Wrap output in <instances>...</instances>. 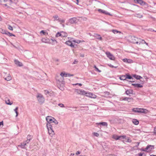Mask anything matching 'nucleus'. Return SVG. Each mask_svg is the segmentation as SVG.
Wrapping results in <instances>:
<instances>
[{
	"label": "nucleus",
	"mask_w": 156,
	"mask_h": 156,
	"mask_svg": "<svg viewBox=\"0 0 156 156\" xmlns=\"http://www.w3.org/2000/svg\"><path fill=\"white\" fill-rule=\"evenodd\" d=\"M135 3L139 4L141 5H145L146 7H148V4L143 0H134Z\"/></svg>",
	"instance_id": "7ed1b4c3"
},
{
	"label": "nucleus",
	"mask_w": 156,
	"mask_h": 156,
	"mask_svg": "<svg viewBox=\"0 0 156 156\" xmlns=\"http://www.w3.org/2000/svg\"><path fill=\"white\" fill-rule=\"evenodd\" d=\"M140 151H144L147 152V150L146 149V148L145 149L141 148L140 149Z\"/></svg>",
	"instance_id": "603ef678"
},
{
	"label": "nucleus",
	"mask_w": 156,
	"mask_h": 156,
	"mask_svg": "<svg viewBox=\"0 0 156 156\" xmlns=\"http://www.w3.org/2000/svg\"><path fill=\"white\" fill-rule=\"evenodd\" d=\"M142 108H138V113H141Z\"/></svg>",
	"instance_id": "13d9d810"
},
{
	"label": "nucleus",
	"mask_w": 156,
	"mask_h": 156,
	"mask_svg": "<svg viewBox=\"0 0 156 156\" xmlns=\"http://www.w3.org/2000/svg\"><path fill=\"white\" fill-rule=\"evenodd\" d=\"M58 105L61 107L63 108L64 107V105L62 103H60L58 104Z\"/></svg>",
	"instance_id": "09e8293b"
},
{
	"label": "nucleus",
	"mask_w": 156,
	"mask_h": 156,
	"mask_svg": "<svg viewBox=\"0 0 156 156\" xmlns=\"http://www.w3.org/2000/svg\"><path fill=\"white\" fill-rule=\"evenodd\" d=\"M9 2L10 5H11V4L13 2L12 0H9Z\"/></svg>",
	"instance_id": "0e129e2a"
},
{
	"label": "nucleus",
	"mask_w": 156,
	"mask_h": 156,
	"mask_svg": "<svg viewBox=\"0 0 156 156\" xmlns=\"http://www.w3.org/2000/svg\"><path fill=\"white\" fill-rule=\"evenodd\" d=\"M67 76H74L73 74H71L69 73H67Z\"/></svg>",
	"instance_id": "6e6d98bb"
},
{
	"label": "nucleus",
	"mask_w": 156,
	"mask_h": 156,
	"mask_svg": "<svg viewBox=\"0 0 156 156\" xmlns=\"http://www.w3.org/2000/svg\"><path fill=\"white\" fill-rule=\"evenodd\" d=\"M133 92V90H132L131 89H129V90H126L125 92V93L127 95L130 96V94H134Z\"/></svg>",
	"instance_id": "f8f14e48"
},
{
	"label": "nucleus",
	"mask_w": 156,
	"mask_h": 156,
	"mask_svg": "<svg viewBox=\"0 0 156 156\" xmlns=\"http://www.w3.org/2000/svg\"><path fill=\"white\" fill-rule=\"evenodd\" d=\"M7 34H6L7 35H8L9 36H15V35L13 34L10 33V32L7 31V32H6Z\"/></svg>",
	"instance_id": "f704fd0d"
},
{
	"label": "nucleus",
	"mask_w": 156,
	"mask_h": 156,
	"mask_svg": "<svg viewBox=\"0 0 156 156\" xmlns=\"http://www.w3.org/2000/svg\"><path fill=\"white\" fill-rule=\"evenodd\" d=\"M50 125V124H49L47 125V127L48 130L49 134L51 136H52L55 134V133L52 129L53 126Z\"/></svg>",
	"instance_id": "f03ea898"
},
{
	"label": "nucleus",
	"mask_w": 156,
	"mask_h": 156,
	"mask_svg": "<svg viewBox=\"0 0 156 156\" xmlns=\"http://www.w3.org/2000/svg\"><path fill=\"white\" fill-rule=\"evenodd\" d=\"M50 40H51L53 42L56 41L55 40V39L53 38H51Z\"/></svg>",
	"instance_id": "bf43d9fd"
},
{
	"label": "nucleus",
	"mask_w": 156,
	"mask_h": 156,
	"mask_svg": "<svg viewBox=\"0 0 156 156\" xmlns=\"http://www.w3.org/2000/svg\"><path fill=\"white\" fill-rule=\"evenodd\" d=\"M121 80H125L126 79V75H125L121 76L119 78Z\"/></svg>",
	"instance_id": "a878e982"
},
{
	"label": "nucleus",
	"mask_w": 156,
	"mask_h": 156,
	"mask_svg": "<svg viewBox=\"0 0 156 156\" xmlns=\"http://www.w3.org/2000/svg\"><path fill=\"white\" fill-rule=\"evenodd\" d=\"M56 80L60 82H62L63 81L64 79L60 76H57L56 77Z\"/></svg>",
	"instance_id": "9d476101"
},
{
	"label": "nucleus",
	"mask_w": 156,
	"mask_h": 156,
	"mask_svg": "<svg viewBox=\"0 0 156 156\" xmlns=\"http://www.w3.org/2000/svg\"><path fill=\"white\" fill-rule=\"evenodd\" d=\"M76 18L75 17H73L71 18L69 20V22L71 23H76Z\"/></svg>",
	"instance_id": "2eb2a0df"
},
{
	"label": "nucleus",
	"mask_w": 156,
	"mask_h": 156,
	"mask_svg": "<svg viewBox=\"0 0 156 156\" xmlns=\"http://www.w3.org/2000/svg\"><path fill=\"white\" fill-rule=\"evenodd\" d=\"M58 21L59 22L61 23H63L65 22V20H61V19L59 18Z\"/></svg>",
	"instance_id": "49530a36"
},
{
	"label": "nucleus",
	"mask_w": 156,
	"mask_h": 156,
	"mask_svg": "<svg viewBox=\"0 0 156 156\" xmlns=\"http://www.w3.org/2000/svg\"><path fill=\"white\" fill-rule=\"evenodd\" d=\"M8 29L11 30H13V29L12 27L10 25H8Z\"/></svg>",
	"instance_id": "79ce46f5"
},
{
	"label": "nucleus",
	"mask_w": 156,
	"mask_h": 156,
	"mask_svg": "<svg viewBox=\"0 0 156 156\" xmlns=\"http://www.w3.org/2000/svg\"><path fill=\"white\" fill-rule=\"evenodd\" d=\"M133 76L137 80H140L141 79H143V78L140 76L137 75L136 74L133 75Z\"/></svg>",
	"instance_id": "6ab92c4d"
},
{
	"label": "nucleus",
	"mask_w": 156,
	"mask_h": 156,
	"mask_svg": "<svg viewBox=\"0 0 156 156\" xmlns=\"http://www.w3.org/2000/svg\"><path fill=\"white\" fill-rule=\"evenodd\" d=\"M126 79H133L132 77L128 74H126Z\"/></svg>",
	"instance_id": "473e14b6"
},
{
	"label": "nucleus",
	"mask_w": 156,
	"mask_h": 156,
	"mask_svg": "<svg viewBox=\"0 0 156 156\" xmlns=\"http://www.w3.org/2000/svg\"><path fill=\"white\" fill-rule=\"evenodd\" d=\"M94 68L95 69L96 71H97L99 73H100L101 72V71L99 69L96 67L95 65L94 66Z\"/></svg>",
	"instance_id": "c9c22d12"
},
{
	"label": "nucleus",
	"mask_w": 156,
	"mask_h": 156,
	"mask_svg": "<svg viewBox=\"0 0 156 156\" xmlns=\"http://www.w3.org/2000/svg\"><path fill=\"white\" fill-rule=\"evenodd\" d=\"M96 124L97 125L102 126H105L107 127L108 126L107 123L105 122H100L96 123Z\"/></svg>",
	"instance_id": "4468645a"
},
{
	"label": "nucleus",
	"mask_w": 156,
	"mask_h": 156,
	"mask_svg": "<svg viewBox=\"0 0 156 156\" xmlns=\"http://www.w3.org/2000/svg\"><path fill=\"white\" fill-rule=\"evenodd\" d=\"M132 85L135 88H141L143 87L142 85L138 83H132Z\"/></svg>",
	"instance_id": "dca6fc26"
},
{
	"label": "nucleus",
	"mask_w": 156,
	"mask_h": 156,
	"mask_svg": "<svg viewBox=\"0 0 156 156\" xmlns=\"http://www.w3.org/2000/svg\"><path fill=\"white\" fill-rule=\"evenodd\" d=\"M126 137V136L125 135H122V136H118L116 135H114L112 138L116 140H120L122 139H125Z\"/></svg>",
	"instance_id": "423d86ee"
},
{
	"label": "nucleus",
	"mask_w": 156,
	"mask_h": 156,
	"mask_svg": "<svg viewBox=\"0 0 156 156\" xmlns=\"http://www.w3.org/2000/svg\"><path fill=\"white\" fill-rule=\"evenodd\" d=\"M14 62L16 64L19 66H23L22 63L20 62L19 61L17 60H15Z\"/></svg>",
	"instance_id": "f3484780"
},
{
	"label": "nucleus",
	"mask_w": 156,
	"mask_h": 156,
	"mask_svg": "<svg viewBox=\"0 0 156 156\" xmlns=\"http://www.w3.org/2000/svg\"><path fill=\"white\" fill-rule=\"evenodd\" d=\"M81 90L76 89L75 90V92H76L77 94H80Z\"/></svg>",
	"instance_id": "c03bdc74"
},
{
	"label": "nucleus",
	"mask_w": 156,
	"mask_h": 156,
	"mask_svg": "<svg viewBox=\"0 0 156 156\" xmlns=\"http://www.w3.org/2000/svg\"><path fill=\"white\" fill-rule=\"evenodd\" d=\"M106 156H116L115 154H110Z\"/></svg>",
	"instance_id": "e2e57ef3"
},
{
	"label": "nucleus",
	"mask_w": 156,
	"mask_h": 156,
	"mask_svg": "<svg viewBox=\"0 0 156 156\" xmlns=\"http://www.w3.org/2000/svg\"><path fill=\"white\" fill-rule=\"evenodd\" d=\"M93 134L94 135L97 137H98L99 136V134L97 133L94 132Z\"/></svg>",
	"instance_id": "a18cd8bd"
},
{
	"label": "nucleus",
	"mask_w": 156,
	"mask_h": 156,
	"mask_svg": "<svg viewBox=\"0 0 156 156\" xmlns=\"http://www.w3.org/2000/svg\"><path fill=\"white\" fill-rule=\"evenodd\" d=\"M138 108H133L132 109L133 111L136 112H138Z\"/></svg>",
	"instance_id": "ea45409f"
},
{
	"label": "nucleus",
	"mask_w": 156,
	"mask_h": 156,
	"mask_svg": "<svg viewBox=\"0 0 156 156\" xmlns=\"http://www.w3.org/2000/svg\"><path fill=\"white\" fill-rule=\"evenodd\" d=\"M128 99H128V101H127L128 102H131V101H133V98H129Z\"/></svg>",
	"instance_id": "8fccbe9b"
},
{
	"label": "nucleus",
	"mask_w": 156,
	"mask_h": 156,
	"mask_svg": "<svg viewBox=\"0 0 156 156\" xmlns=\"http://www.w3.org/2000/svg\"><path fill=\"white\" fill-rule=\"evenodd\" d=\"M18 109V107H17L15 109H14V111L15 112V113L16 114V117H17L18 116V112H17V110Z\"/></svg>",
	"instance_id": "c756f323"
},
{
	"label": "nucleus",
	"mask_w": 156,
	"mask_h": 156,
	"mask_svg": "<svg viewBox=\"0 0 156 156\" xmlns=\"http://www.w3.org/2000/svg\"><path fill=\"white\" fill-rule=\"evenodd\" d=\"M49 92L48 90H44V93L46 95H47V94L49 93Z\"/></svg>",
	"instance_id": "3c124183"
},
{
	"label": "nucleus",
	"mask_w": 156,
	"mask_h": 156,
	"mask_svg": "<svg viewBox=\"0 0 156 156\" xmlns=\"http://www.w3.org/2000/svg\"><path fill=\"white\" fill-rule=\"evenodd\" d=\"M54 119V118L51 116H48L46 118V120L47 122V123L46 125L47 126V125L49 124H50V125H52V126H53L54 124H53V119Z\"/></svg>",
	"instance_id": "39448f33"
},
{
	"label": "nucleus",
	"mask_w": 156,
	"mask_h": 156,
	"mask_svg": "<svg viewBox=\"0 0 156 156\" xmlns=\"http://www.w3.org/2000/svg\"><path fill=\"white\" fill-rule=\"evenodd\" d=\"M5 79L7 81L10 80L11 79V77L9 74L8 76L5 78Z\"/></svg>",
	"instance_id": "c85d7f7f"
},
{
	"label": "nucleus",
	"mask_w": 156,
	"mask_h": 156,
	"mask_svg": "<svg viewBox=\"0 0 156 156\" xmlns=\"http://www.w3.org/2000/svg\"><path fill=\"white\" fill-rule=\"evenodd\" d=\"M132 122L135 125H137L139 123V121L136 119H133L132 121Z\"/></svg>",
	"instance_id": "412c9836"
},
{
	"label": "nucleus",
	"mask_w": 156,
	"mask_h": 156,
	"mask_svg": "<svg viewBox=\"0 0 156 156\" xmlns=\"http://www.w3.org/2000/svg\"><path fill=\"white\" fill-rule=\"evenodd\" d=\"M70 40L72 41H73V42H74L75 43H77V44H79L81 42H82L81 41H80V40H73V38H70Z\"/></svg>",
	"instance_id": "5701e85b"
},
{
	"label": "nucleus",
	"mask_w": 156,
	"mask_h": 156,
	"mask_svg": "<svg viewBox=\"0 0 156 156\" xmlns=\"http://www.w3.org/2000/svg\"><path fill=\"white\" fill-rule=\"evenodd\" d=\"M87 94V93L85 92V91L84 90H81L80 95H85Z\"/></svg>",
	"instance_id": "58836bf2"
},
{
	"label": "nucleus",
	"mask_w": 156,
	"mask_h": 156,
	"mask_svg": "<svg viewBox=\"0 0 156 156\" xmlns=\"http://www.w3.org/2000/svg\"><path fill=\"white\" fill-rule=\"evenodd\" d=\"M53 18L54 19V21L56 20H58L59 19V17L57 15H55L53 16Z\"/></svg>",
	"instance_id": "7c9ffc66"
},
{
	"label": "nucleus",
	"mask_w": 156,
	"mask_h": 156,
	"mask_svg": "<svg viewBox=\"0 0 156 156\" xmlns=\"http://www.w3.org/2000/svg\"><path fill=\"white\" fill-rule=\"evenodd\" d=\"M123 61L124 62H127V60L126 58H124L123 59Z\"/></svg>",
	"instance_id": "69168bd1"
},
{
	"label": "nucleus",
	"mask_w": 156,
	"mask_h": 156,
	"mask_svg": "<svg viewBox=\"0 0 156 156\" xmlns=\"http://www.w3.org/2000/svg\"><path fill=\"white\" fill-rule=\"evenodd\" d=\"M77 62H78L76 60H75L73 62V64H76L77 63Z\"/></svg>",
	"instance_id": "052dcab7"
},
{
	"label": "nucleus",
	"mask_w": 156,
	"mask_h": 156,
	"mask_svg": "<svg viewBox=\"0 0 156 156\" xmlns=\"http://www.w3.org/2000/svg\"><path fill=\"white\" fill-rule=\"evenodd\" d=\"M61 33L62 37H66L67 36V34L66 33L63 31L61 32Z\"/></svg>",
	"instance_id": "b1692460"
},
{
	"label": "nucleus",
	"mask_w": 156,
	"mask_h": 156,
	"mask_svg": "<svg viewBox=\"0 0 156 156\" xmlns=\"http://www.w3.org/2000/svg\"><path fill=\"white\" fill-rule=\"evenodd\" d=\"M137 156H146V154L144 153H140L136 154Z\"/></svg>",
	"instance_id": "2f4dec72"
},
{
	"label": "nucleus",
	"mask_w": 156,
	"mask_h": 156,
	"mask_svg": "<svg viewBox=\"0 0 156 156\" xmlns=\"http://www.w3.org/2000/svg\"><path fill=\"white\" fill-rule=\"evenodd\" d=\"M128 98H127V97H125L123 98L122 100H124V101H127L128 99H129Z\"/></svg>",
	"instance_id": "5fc2aeb1"
},
{
	"label": "nucleus",
	"mask_w": 156,
	"mask_h": 156,
	"mask_svg": "<svg viewBox=\"0 0 156 156\" xmlns=\"http://www.w3.org/2000/svg\"><path fill=\"white\" fill-rule=\"evenodd\" d=\"M27 146V143L24 141L23 143H21L20 145H19L18 146L23 148H26Z\"/></svg>",
	"instance_id": "ddd939ff"
},
{
	"label": "nucleus",
	"mask_w": 156,
	"mask_h": 156,
	"mask_svg": "<svg viewBox=\"0 0 156 156\" xmlns=\"http://www.w3.org/2000/svg\"><path fill=\"white\" fill-rule=\"evenodd\" d=\"M41 41L45 43H49L50 40L47 38H43L42 39Z\"/></svg>",
	"instance_id": "a211bd4d"
},
{
	"label": "nucleus",
	"mask_w": 156,
	"mask_h": 156,
	"mask_svg": "<svg viewBox=\"0 0 156 156\" xmlns=\"http://www.w3.org/2000/svg\"><path fill=\"white\" fill-rule=\"evenodd\" d=\"M5 101L6 104L7 105H11L12 104V103H11L10 102V100L8 99L7 98L5 99Z\"/></svg>",
	"instance_id": "aec40b11"
},
{
	"label": "nucleus",
	"mask_w": 156,
	"mask_h": 156,
	"mask_svg": "<svg viewBox=\"0 0 156 156\" xmlns=\"http://www.w3.org/2000/svg\"><path fill=\"white\" fill-rule=\"evenodd\" d=\"M94 36L96 37L97 39H99L100 40H102V38L100 36V35L98 34H95Z\"/></svg>",
	"instance_id": "393cba45"
},
{
	"label": "nucleus",
	"mask_w": 156,
	"mask_h": 156,
	"mask_svg": "<svg viewBox=\"0 0 156 156\" xmlns=\"http://www.w3.org/2000/svg\"><path fill=\"white\" fill-rule=\"evenodd\" d=\"M53 120V124L54 123L55 125L58 124V121L55 119L54 118Z\"/></svg>",
	"instance_id": "a19ab883"
},
{
	"label": "nucleus",
	"mask_w": 156,
	"mask_h": 156,
	"mask_svg": "<svg viewBox=\"0 0 156 156\" xmlns=\"http://www.w3.org/2000/svg\"><path fill=\"white\" fill-rule=\"evenodd\" d=\"M106 54L107 57L109 58L110 59L114 60L115 59V57L112 54H111L108 51L106 52Z\"/></svg>",
	"instance_id": "0eeeda50"
},
{
	"label": "nucleus",
	"mask_w": 156,
	"mask_h": 156,
	"mask_svg": "<svg viewBox=\"0 0 156 156\" xmlns=\"http://www.w3.org/2000/svg\"><path fill=\"white\" fill-rule=\"evenodd\" d=\"M154 148V146L152 145H148L146 147V149L147 150V152H149L151 150Z\"/></svg>",
	"instance_id": "6e6552de"
},
{
	"label": "nucleus",
	"mask_w": 156,
	"mask_h": 156,
	"mask_svg": "<svg viewBox=\"0 0 156 156\" xmlns=\"http://www.w3.org/2000/svg\"><path fill=\"white\" fill-rule=\"evenodd\" d=\"M32 138V136H31L29 135L27 136V139L30 140Z\"/></svg>",
	"instance_id": "de8ad7c7"
},
{
	"label": "nucleus",
	"mask_w": 156,
	"mask_h": 156,
	"mask_svg": "<svg viewBox=\"0 0 156 156\" xmlns=\"http://www.w3.org/2000/svg\"><path fill=\"white\" fill-rule=\"evenodd\" d=\"M60 76L63 78L64 76L67 77V73H65V72H62L60 74Z\"/></svg>",
	"instance_id": "cd10ccee"
},
{
	"label": "nucleus",
	"mask_w": 156,
	"mask_h": 156,
	"mask_svg": "<svg viewBox=\"0 0 156 156\" xmlns=\"http://www.w3.org/2000/svg\"><path fill=\"white\" fill-rule=\"evenodd\" d=\"M112 32L115 34H117L118 33H121L120 32L116 30H112Z\"/></svg>",
	"instance_id": "e433bc0d"
},
{
	"label": "nucleus",
	"mask_w": 156,
	"mask_h": 156,
	"mask_svg": "<svg viewBox=\"0 0 156 156\" xmlns=\"http://www.w3.org/2000/svg\"><path fill=\"white\" fill-rule=\"evenodd\" d=\"M55 36L57 37H61V33L58 32L56 34Z\"/></svg>",
	"instance_id": "37998d69"
},
{
	"label": "nucleus",
	"mask_w": 156,
	"mask_h": 156,
	"mask_svg": "<svg viewBox=\"0 0 156 156\" xmlns=\"http://www.w3.org/2000/svg\"><path fill=\"white\" fill-rule=\"evenodd\" d=\"M37 98L39 103L42 104L44 102V98L41 94H38Z\"/></svg>",
	"instance_id": "20e7f679"
},
{
	"label": "nucleus",
	"mask_w": 156,
	"mask_h": 156,
	"mask_svg": "<svg viewBox=\"0 0 156 156\" xmlns=\"http://www.w3.org/2000/svg\"><path fill=\"white\" fill-rule=\"evenodd\" d=\"M0 31L3 34H7V31H5V30H3L2 29H0Z\"/></svg>",
	"instance_id": "72a5a7b5"
},
{
	"label": "nucleus",
	"mask_w": 156,
	"mask_h": 156,
	"mask_svg": "<svg viewBox=\"0 0 156 156\" xmlns=\"http://www.w3.org/2000/svg\"><path fill=\"white\" fill-rule=\"evenodd\" d=\"M154 133H156V126L154 128Z\"/></svg>",
	"instance_id": "774afa93"
},
{
	"label": "nucleus",
	"mask_w": 156,
	"mask_h": 156,
	"mask_svg": "<svg viewBox=\"0 0 156 156\" xmlns=\"http://www.w3.org/2000/svg\"><path fill=\"white\" fill-rule=\"evenodd\" d=\"M72 41H68L66 42V44L72 48H75V46L72 43Z\"/></svg>",
	"instance_id": "9b49d317"
},
{
	"label": "nucleus",
	"mask_w": 156,
	"mask_h": 156,
	"mask_svg": "<svg viewBox=\"0 0 156 156\" xmlns=\"http://www.w3.org/2000/svg\"><path fill=\"white\" fill-rule=\"evenodd\" d=\"M98 11L100 13H103V14H105V15H108L110 16L111 15V14L109 13L108 12L104 10L99 9H98Z\"/></svg>",
	"instance_id": "1a4fd4ad"
},
{
	"label": "nucleus",
	"mask_w": 156,
	"mask_h": 156,
	"mask_svg": "<svg viewBox=\"0 0 156 156\" xmlns=\"http://www.w3.org/2000/svg\"><path fill=\"white\" fill-rule=\"evenodd\" d=\"M40 33H43L44 35H45L46 33L45 32L44 30H42L40 32Z\"/></svg>",
	"instance_id": "864d4df0"
},
{
	"label": "nucleus",
	"mask_w": 156,
	"mask_h": 156,
	"mask_svg": "<svg viewBox=\"0 0 156 156\" xmlns=\"http://www.w3.org/2000/svg\"><path fill=\"white\" fill-rule=\"evenodd\" d=\"M141 112V113H147L148 112V111L146 109L142 108Z\"/></svg>",
	"instance_id": "bb28decb"
},
{
	"label": "nucleus",
	"mask_w": 156,
	"mask_h": 156,
	"mask_svg": "<svg viewBox=\"0 0 156 156\" xmlns=\"http://www.w3.org/2000/svg\"><path fill=\"white\" fill-rule=\"evenodd\" d=\"M89 97L92 98H96L97 97V96L94 94H93L92 93H90L89 94Z\"/></svg>",
	"instance_id": "4be33fe9"
},
{
	"label": "nucleus",
	"mask_w": 156,
	"mask_h": 156,
	"mask_svg": "<svg viewBox=\"0 0 156 156\" xmlns=\"http://www.w3.org/2000/svg\"><path fill=\"white\" fill-rule=\"evenodd\" d=\"M135 15V16L140 18H141L142 17V16L139 13L136 14Z\"/></svg>",
	"instance_id": "4c0bfd02"
},
{
	"label": "nucleus",
	"mask_w": 156,
	"mask_h": 156,
	"mask_svg": "<svg viewBox=\"0 0 156 156\" xmlns=\"http://www.w3.org/2000/svg\"><path fill=\"white\" fill-rule=\"evenodd\" d=\"M80 151H77V152H76V154L77 155V154H80Z\"/></svg>",
	"instance_id": "338daca9"
},
{
	"label": "nucleus",
	"mask_w": 156,
	"mask_h": 156,
	"mask_svg": "<svg viewBox=\"0 0 156 156\" xmlns=\"http://www.w3.org/2000/svg\"><path fill=\"white\" fill-rule=\"evenodd\" d=\"M129 40L130 42L133 43L139 44H145L147 45H148V43H146L144 40H141L135 36H131Z\"/></svg>",
	"instance_id": "f257e3e1"
},
{
	"label": "nucleus",
	"mask_w": 156,
	"mask_h": 156,
	"mask_svg": "<svg viewBox=\"0 0 156 156\" xmlns=\"http://www.w3.org/2000/svg\"><path fill=\"white\" fill-rule=\"evenodd\" d=\"M74 85H78L80 86H82V84L81 83H77L73 84Z\"/></svg>",
	"instance_id": "4d7b16f0"
},
{
	"label": "nucleus",
	"mask_w": 156,
	"mask_h": 156,
	"mask_svg": "<svg viewBox=\"0 0 156 156\" xmlns=\"http://www.w3.org/2000/svg\"><path fill=\"white\" fill-rule=\"evenodd\" d=\"M131 141H132L131 140L129 139H128L127 140V142H128L130 143L131 142Z\"/></svg>",
	"instance_id": "680f3d73"
}]
</instances>
